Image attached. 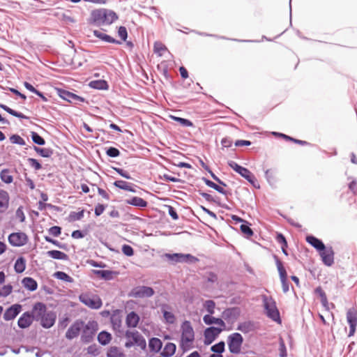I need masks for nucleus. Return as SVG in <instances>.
<instances>
[{"label": "nucleus", "instance_id": "nucleus-1", "mask_svg": "<svg viewBox=\"0 0 357 357\" xmlns=\"http://www.w3.org/2000/svg\"><path fill=\"white\" fill-rule=\"evenodd\" d=\"M180 347L183 351H189L193 348L195 341L194 329L189 321H184L181 326Z\"/></svg>", "mask_w": 357, "mask_h": 357}, {"label": "nucleus", "instance_id": "nucleus-2", "mask_svg": "<svg viewBox=\"0 0 357 357\" xmlns=\"http://www.w3.org/2000/svg\"><path fill=\"white\" fill-rule=\"evenodd\" d=\"M261 298L266 316L274 321L280 322V312L275 300L266 295H262Z\"/></svg>", "mask_w": 357, "mask_h": 357}, {"label": "nucleus", "instance_id": "nucleus-3", "mask_svg": "<svg viewBox=\"0 0 357 357\" xmlns=\"http://www.w3.org/2000/svg\"><path fill=\"white\" fill-rule=\"evenodd\" d=\"M127 341L125 343L126 348H130L136 345L142 349H145L146 342L144 337L137 331H127L125 333Z\"/></svg>", "mask_w": 357, "mask_h": 357}, {"label": "nucleus", "instance_id": "nucleus-4", "mask_svg": "<svg viewBox=\"0 0 357 357\" xmlns=\"http://www.w3.org/2000/svg\"><path fill=\"white\" fill-rule=\"evenodd\" d=\"M79 299L80 302L91 309L98 310L102 305L101 298L97 294L86 292L79 295Z\"/></svg>", "mask_w": 357, "mask_h": 357}, {"label": "nucleus", "instance_id": "nucleus-5", "mask_svg": "<svg viewBox=\"0 0 357 357\" xmlns=\"http://www.w3.org/2000/svg\"><path fill=\"white\" fill-rule=\"evenodd\" d=\"M93 15L96 21H99L103 24H111L118 19V16L115 12L107 9H101L94 11Z\"/></svg>", "mask_w": 357, "mask_h": 357}, {"label": "nucleus", "instance_id": "nucleus-6", "mask_svg": "<svg viewBox=\"0 0 357 357\" xmlns=\"http://www.w3.org/2000/svg\"><path fill=\"white\" fill-rule=\"evenodd\" d=\"M98 329V324L96 321H89L86 325L84 324L81 340L83 342L89 343L93 339L95 333Z\"/></svg>", "mask_w": 357, "mask_h": 357}, {"label": "nucleus", "instance_id": "nucleus-7", "mask_svg": "<svg viewBox=\"0 0 357 357\" xmlns=\"http://www.w3.org/2000/svg\"><path fill=\"white\" fill-rule=\"evenodd\" d=\"M243 339L238 333H234L228 337V347L229 351L232 354H238L241 351Z\"/></svg>", "mask_w": 357, "mask_h": 357}, {"label": "nucleus", "instance_id": "nucleus-8", "mask_svg": "<svg viewBox=\"0 0 357 357\" xmlns=\"http://www.w3.org/2000/svg\"><path fill=\"white\" fill-rule=\"evenodd\" d=\"M228 165L236 172L238 173L241 176L245 178L248 182H250L254 186H255V182L256 181L255 177L249 169L240 166L234 161H229L228 162Z\"/></svg>", "mask_w": 357, "mask_h": 357}, {"label": "nucleus", "instance_id": "nucleus-9", "mask_svg": "<svg viewBox=\"0 0 357 357\" xmlns=\"http://www.w3.org/2000/svg\"><path fill=\"white\" fill-rule=\"evenodd\" d=\"M165 257L174 263H195L199 260L190 254L183 253L165 254Z\"/></svg>", "mask_w": 357, "mask_h": 357}, {"label": "nucleus", "instance_id": "nucleus-10", "mask_svg": "<svg viewBox=\"0 0 357 357\" xmlns=\"http://www.w3.org/2000/svg\"><path fill=\"white\" fill-rule=\"evenodd\" d=\"M155 291L153 288L146 286H138L132 289L130 296L134 298H149L153 296Z\"/></svg>", "mask_w": 357, "mask_h": 357}, {"label": "nucleus", "instance_id": "nucleus-11", "mask_svg": "<svg viewBox=\"0 0 357 357\" xmlns=\"http://www.w3.org/2000/svg\"><path fill=\"white\" fill-rule=\"evenodd\" d=\"M28 241V236L24 232H15L8 236V242L15 247L24 245Z\"/></svg>", "mask_w": 357, "mask_h": 357}, {"label": "nucleus", "instance_id": "nucleus-12", "mask_svg": "<svg viewBox=\"0 0 357 357\" xmlns=\"http://www.w3.org/2000/svg\"><path fill=\"white\" fill-rule=\"evenodd\" d=\"M275 263L277 266L278 271L279 272L280 281L282 283V290L284 293H287L289 290V284L287 282V274L284 267L282 265L281 261L275 256Z\"/></svg>", "mask_w": 357, "mask_h": 357}, {"label": "nucleus", "instance_id": "nucleus-13", "mask_svg": "<svg viewBox=\"0 0 357 357\" xmlns=\"http://www.w3.org/2000/svg\"><path fill=\"white\" fill-rule=\"evenodd\" d=\"M347 321L349 325V336L354 335L357 326V312L355 309H349L347 312Z\"/></svg>", "mask_w": 357, "mask_h": 357}, {"label": "nucleus", "instance_id": "nucleus-14", "mask_svg": "<svg viewBox=\"0 0 357 357\" xmlns=\"http://www.w3.org/2000/svg\"><path fill=\"white\" fill-rule=\"evenodd\" d=\"M84 326V322L77 320L68 329L66 333V337L68 340H73L77 337Z\"/></svg>", "mask_w": 357, "mask_h": 357}, {"label": "nucleus", "instance_id": "nucleus-15", "mask_svg": "<svg viewBox=\"0 0 357 357\" xmlns=\"http://www.w3.org/2000/svg\"><path fill=\"white\" fill-rule=\"evenodd\" d=\"M323 263L328 266H331L334 263V252L332 247H325L324 250L319 252Z\"/></svg>", "mask_w": 357, "mask_h": 357}, {"label": "nucleus", "instance_id": "nucleus-16", "mask_svg": "<svg viewBox=\"0 0 357 357\" xmlns=\"http://www.w3.org/2000/svg\"><path fill=\"white\" fill-rule=\"evenodd\" d=\"M46 312V305L41 302H38L33 305L30 314L34 320L39 321Z\"/></svg>", "mask_w": 357, "mask_h": 357}, {"label": "nucleus", "instance_id": "nucleus-17", "mask_svg": "<svg viewBox=\"0 0 357 357\" xmlns=\"http://www.w3.org/2000/svg\"><path fill=\"white\" fill-rule=\"evenodd\" d=\"M225 329V328L220 327H209L204 331L205 343L211 344L219 334Z\"/></svg>", "mask_w": 357, "mask_h": 357}, {"label": "nucleus", "instance_id": "nucleus-18", "mask_svg": "<svg viewBox=\"0 0 357 357\" xmlns=\"http://www.w3.org/2000/svg\"><path fill=\"white\" fill-rule=\"evenodd\" d=\"M56 319V314L54 312L47 311L39 322L43 328H50L54 324Z\"/></svg>", "mask_w": 357, "mask_h": 357}, {"label": "nucleus", "instance_id": "nucleus-19", "mask_svg": "<svg viewBox=\"0 0 357 357\" xmlns=\"http://www.w3.org/2000/svg\"><path fill=\"white\" fill-rule=\"evenodd\" d=\"M161 312L163 315L165 323L173 324L176 321V317L172 312V307L167 304H162L160 306Z\"/></svg>", "mask_w": 357, "mask_h": 357}, {"label": "nucleus", "instance_id": "nucleus-20", "mask_svg": "<svg viewBox=\"0 0 357 357\" xmlns=\"http://www.w3.org/2000/svg\"><path fill=\"white\" fill-rule=\"evenodd\" d=\"M22 305L20 304H14L8 307L3 314V319L6 321L14 319L21 312Z\"/></svg>", "mask_w": 357, "mask_h": 357}, {"label": "nucleus", "instance_id": "nucleus-21", "mask_svg": "<svg viewBox=\"0 0 357 357\" xmlns=\"http://www.w3.org/2000/svg\"><path fill=\"white\" fill-rule=\"evenodd\" d=\"M59 95L61 98L67 100L69 102L76 103L77 102L84 101V99L83 98L66 90H59Z\"/></svg>", "mask_w": 357, "mask_h": 357}, {"label": "nucleus", "instance_id": "nucleus-22", "mask_svg": "<svg viewBox=\"0 0 357 357\" xmlns=\"http://www.w3.org/2000/svg\"><path fill=\"white\" fill-rule=\"evenodd\" d=\"M33 320V319L30 312H26L19 318L17 321L18 326L21 328H28L32 324Z\"/></svg>", "mask_w": 357, "mask_h": 357}, {"label": "nucleus", "instance_id": "nucleus-23", "mask_svg": "<svg viewBox=\"0 0 357 357\" xmlns=\"http://www.w3.org/2000/svg\"><path fill=\"white\" fill-rule=\"evenodd\" d=\"M9 195L3 190H0V213H4L8 208Z\"/></svg>", "mask_w": 357, "mask_h": 357}, {"label": "nucleus", "instance_id": "nucleus-24", "mask_svg": "<svg viewBox=\"0 0 357 357\" xmlns=\"http://www.w3.org/2000/svg\"><path fill=\"white\" fill-rule=\"evenodd\" d=\"M306 241L319 251V252L321 250H324L326 247L321 240L313 236H307L306 237Z\"/></svg>", "mask_w": 357, "mask_h": 357}, {"label": "nucleus", "instance_id": "nucleus-25", "mask_svg": "<svg viewBox=\"0 0 357 357\" xmlns=\"http://www.w3.org/2000/svg\"><path fill=\"white\" fill-rule=\"evenodd\" d=\"M204 322L207 325L216 324L220 327L225 328V324L222 319L212 317L211 314H206L203 317Z\"/></svg>", "mask_w": 357, "mask_h": 357}, {"label": "nucleus", "instance_id": "nucleus-26", "mask_svg": "<svg viewBox=\"0 0 357 357\" xmlns=\"http://www.w3.org/2000/svg\"><path fill=\"white\" fill-rule=\"evenodd\" d=\"M93 34L96 37H97L107 43H114V44H121V41L114 39V38L111 37L110 36H109L102 31L95 30L93 31Z\"/></svg>", "mask_w": 357, "mask_h": 357}, {"label": "nucleus", "instance_id": "nucleus-27", "mask_svg": "<svg viewBox=\"0 0 357 357\" xmlns=\"http://www.w3.org/2000/svg\"><path fill=\"white\" fill-rule=\"evenodd\" d=\"M176 349V347L174 343L167 342L160 354L162 357H171L175 354Z\"/></svg>", "mask_w": 357, "mask_h": 357}, {"label": "nucleus", "instance_id": "nucleus-28", "mask_svg": "<svg viewBox=\"0 0 357 357\" xmlns=\"http://www.w3.org/2000/svg\"><path fill=\"white\" fill-rule=\"evenodd\" d=\"M162 341L157 337H152L149 340V347L150 350L154 353H158L162 349Z\"/></svg>", "mask_w": 357, "mask_h": 357}, {"label": "nucleus", "instance_id": "nucleus-29", "mask_svg": "<svg viewBox=\"0 0 357 357\" xmlns=\"http://www.w3.org/2000/svg\"><path fill=\"white\" fill-rule=\"evenodd\" d=\"M139 316L134 312H130L126 317V324L128 327H136L139 323Z\"/></svg>", "mask_w": 357, "mask_h": 357}, {"label": "nucleus", "instance_id": "nucleus-30", "mask_svg": "<svg viewBox=\"0 0 357 357\" xmlns=\"http://www.w3.org/2000/svg\"><path fill=\"white\" fill-rule=\"evenodd\" d=\"M22 283L23 286L26 289L31 291L36 290V289L38 287V284H37L36 281L34 279H33L32 278H29V277L24 278L22 280Z\"/></svg>", "mask_w": 357, "mask_h": 357}, {"label": "nucleus", "instance_id": "nucleus-31", "mask_svg": "<svg viewBox=\"0 0 357 357\" xmlns=\"http://www.w3.org/2000/svg\"><path fill=\"white\" fill-rule=\"evenodd\" d=\"M47 255L55 259H61L64 261L68 259V256L66 253L59 250H50L47 252Z\"/></svg>", "mask_w": 357, "mask_h": 357}, {"label": "nucleus", "instance_id": "nucleus-32", "mask_svg": "<svg viewBox=\"0 0 357 357\" xmlns=\"http://www.w3.org/2000/svg\"><path fill=\"white\" fill-rule=\"evenodd\" d=\"M126 202L128 204L139 208H144L147 206V202L144 199L139 197H134L132 199L127 200Z\"/></svg>", "mask_w": 357, "mask_h": 357}, {"label": "nucleus", "instance_id": "nucleus-33", "mask_svg": "<svg viewBox=\"0 0 357 357\" xmlns=\"http://www.w3.org/2000/svg\"><path fill=\"white\" fill-rule=\"evenodd\" d=\"M1 180L7 184H10L13 181V176L10 174L8 169H3L0 172Z\"/></svg>", "mask_w": 357, "mask_h": 357}, {"label": "nucleus", "instance_id": "nucleus-34", "mask_svg": "<svg viewBox=\"0 0 357 357\" xmlns=\"http://www.w3.org/2000/svg\"><path fill=\"white\" fill-rule=\"evenodd\" d=\"M14 268L16 273H21L26 268V260L24 257H19L15 263Z\"/></svg>", "mask_w": 357, "mask_h": 357}, {"label": "nucleus", "instance_id": "nucleus-35", "mask_svg": "<svg viewBox=\"0 0 357 357\" xmlns=\"http://www.w3.org/2000/svg\"><path fill=\"white\" fill-rule=\"evenodd\" d=\"M111 340V334L106 331H102L98 335V340L102 345H106L109 344Z\"/></svg>", "mask_w": 357, "mask_h": 357}, {"label": "nucleus", "instance_id": "nucleus-36", "mask_svg": "<svg viewBox=\"0 0 357 357\" xmlns=\"http://www.w3.org/2000/svg\"><path fill=\"white\" fill-rule=\"evenodd\" d=\"M107 357H125L122 350L116 347H112L107 351Z\"/></svg>", "mask_w": 357, "mask_h": 357}, {"label": "nucleus", "instance_id": "nucleus-37", "mask_svg": "<svg viewBox=\"0 0 357 357\" xmlns=\"http://www.w3.org/2000/svg\"><path fill=\"white\" fill-rule=\"evenodd\" d=\"M204 181L207 186L213 188L214 190H217L218 192H220L222 195H227V192L223 188L217 185L214 182H213L208 179H206V178H204Z\"/></svg>", "mask_w": 357, "mask_h": 357}, {"label": "nucleus", "instance_id": "nucleus-38", "mask_svg": "<svg viewBox=\"0 0 357 357\" xmlns=\"http://www.w3.org/2000/svg\"><path fill=\"white\" fill-rule=\"evenodd\" d=\"M0 107L13 116L24 119H28V117L22 113L17 112L3 104H0Z\"/></svg>", "mask_w": 357, "mask_h": 357}, {"label": "nucleus", "instance_id": "nucleus-39", "mask_svg": "<svg viewBox=\"0 0 357 357\" xmlns=\"http://www.w3.org/2000/svg\"><path fill=\"white\" fill-rule=\"evenodd\" d=\"M114 185L120 189L130 191V192H135V190L132 189L130 184H129L126 181H121V180L116 181L114 183Z\"/></svg>", "mask_w": 357, "mask_h": 357}, {"label": "nucleus", "instance_id": "nucleus-40", "mask_svg": "<svg viewBox=\"0 0 357 357\" xmlns=\"http://www.w3.org/2000/svg\"><path fill=\"white\" fill-rule=\"evenodd\" d=\"M54 277L58 280H61L67 282H73V279L70 275L63 271H57L54 273Z\"/></svg>", "mask_w": 357, "mask_h": 357}, {"label": "nucleus", "instance_id": "nucleus-41", "mask_svg": "<svg viewBox=\"0 0 357 357\" xmlns=\"http://www.w3.org/2000/svg\"><path fill=\"white\" fill-rule=\"evenodd\" d=\"M237 329L244 333H247L253 329V324L250 321L243 322L238 325Z\"/></svg>", "mask_w": 357, "mask_h": 357}, {"label": "nucleus", "instance_id": "nucleus-42", "mask_svg": "<svg viewBox=\"0 0 357 357\" xmlns=\"http://www.w3.org/2000/svg\"><path fill=\"white\" fill-rule=\"evenodd\" d=\"M35 151L44 158H49L52 154V151L50 149H42L38 146H34Z\"/></svg>", "mask_w": 357, "mask_h": 357}, {"label": "nucleus", "instance_id": "nucleus-43", "mask_svg": "<svg viewBox=\"0 0 357 357\" xmlns=\"http://www.w3.org/2000/svg\"><path fill=\"white\" fill-rule=\"evenodd\" d=\"M96 273L100 276V278L105 279V280H111L112 279V275L114 273L112 271L108 270H100V271H96Z\"/></svg>", "mask_w": 357, "mask_h": 357}, {"label": "nucleus", "instance_id": "nucleus-44", "mask_svg": "<svg viewBox=\"0 0 357 357\" xmlns=\"http://www.w3.org/2000/svg\"><path fill=\"white\" fill-rule=\"evenodd\" d=\"M204 307L206 310L209 314H213L215 312V303L212 300H207L204 303Z\"/></svg>", "mask_w": 357, "mask_h": 357}, {"label": "nucleus", "instance_id": "nucleus-45", "mask_svg": "<svg viewBox=\"0 0 357 357\" xmlns=\"http://www.w3.org/2000/svg\"><path fill=\"white\" fill-rule=\"evenodd\" d=\"M211 350L217 354H221L225 351V342H220L218 344L213 345Z\"/></svg>", "mask_w": 357, "mask_h": 357}, {"label": "nucleus", "instance_id": "nucleus-46", "mask_svg": "<svg viewBox=\"0 0 357 357\" xmlns=\"http://www.w3.org/2000/svg\"><path fill=\"white\" fill-rule=\"evenodd\" d=\"M31 139L36 144L44 145L45 144V139L36 132H31Z\"/></svg>", "mask_w": 357, "mask_h": 357}, {"label": "nucleus", "instance_id": "nucleus-47", "mask_svg": "<svg viewBox=\"0 0 357 357\" xmlns=\"http://www.w3.org/2000/svg\"><path fill=\"white\" fill-rule=\"evenodd\" d=\"M10 141L13 144L24 146L25 145L24 139L18 135H13L10 137Z\"/></svg>", "mask_w": 357, "mask_h": 357}, {"label": "nucleus", "instance_id": "nucleus-48", "mask_svg": "<svg viewBox=\"0 0 357 357\" xmlns=\"http://www.w3.org/2000/svg\"><path fill=\"white\" fill-rule=\"evenodd\" d=\"M171 118L173 119L174 121L178 122L181 126H185V127H190V126H192V125H193L190 121H189L188 119H183L181 117L173 116H172Z\"/></svg>", "mask_w": 357, "mask_h": 357}, {"label": "nucleus", "instance_id": "nucleus-49", "mask_svg": "<svg viewBox=\"0 0 357 357\" xmlns=\"http://www.w3.org/2000/svg\"><path fill=\"white\" fill-rule=\"evenodd\" d=\"M13 291V287L10 284L4 285L0 289V296L6 297L11 294Z\"/></svg>", "mask_w": 357, "mask_h": 357}, {"label": "nucleus", "instance_id": "nucleus-50", "mask_svg": "<svg viewBox=\"0 0 357 357\" xmlns=\"http://www.w3.org/2000/svg\"><path fill=\"white\" fill-rule=\"evenodd\" d=\"M90 86L94 89H106L107 82L105 81H102V80L93 81V82H91Z\"/></svg>", "mask_w": 357, "mask_h": 357}, {"label": "nucleus", "instance_id": "nucleus-51", "mask_svg": "<svg viewBox=\"0 0 357 357\" xmlns=\"http://www.w3.org/2000/svg\"><path fill=\"white\" fill-rule=\"evenodd\" d=\"M166 50V47L160 42H155L154 43V52L160 56H161L162 54V52Z\"/></svg>", "mask_w": 357, "mask_h": 357}, {"label": "nucleus", "instance_id": "nucleus-52", "mask_svg": "<svg viewBox=\"0 0 357 357\" xmlns=\"http://www.w3.org/2000/svg\"><path fill=\"white\" fill-rule=\"evenodd\" d=\"M106 153L109 157L115 158L119 155L120 151L114 147H109L107 149Z\"/></svg>", "mask_w": 357, "mask_h": 357}, {"label": "nucleus", "instance_id": "nucleus-53", "mask_svg": "<svg viewBox=\"0 0 357 357\" xmlns=\"http://www.w3.org/2000/svg\"><path fill=\"white\" fill-rule=\"evenodd\" d=\"M265 176L269 183L275 182V173L271 169H267L265 172Z\"/></svg>", "mask_w": 357, "mask_h": 357}, {"label": "nucleus", "instance_id": "nucleus-54", "mask_svg": "<svg viewBox=\"0 0 357 357\" xmlns=\"http://www.w3.org/2000/svg\"><path fill=\"white\" fill-rule=\"evenodd\" d=\"M123 253L128 257L132 256L134 254V250L132 248L128 245H123L122 247Z\"/></svg>", "mask_w": 357, "mask_h": 357}, {"label": "nucleus", "instance_id": "nucleus-55", "mask_svg": "<svg viewBox=\"0 0 357 357\" xmlns=\"http://www.w3.org/2000/svg\"><path fill=\"white\" fill-rule=\"evenodd\" d=\"M118 35L123 41H125L128 37L126 28L125 26H120L118 31Z\"/></svg>", "mask_w": 357, "mask_h": 357}, {"label": "nucleus", "instance_id": "nucleus-56", "mask_svg": "<svg viewBox=\"0 0 357 357\" xmlns=\"http://www.w3.org/2000/svg\"><path fill=\"white\" fill-rule=\"evenodd\" d=\"M28 162H29V164L33 168H34V169H36V170H39V169H40L42 168L41 165L40 164V162L36 159L29 158L28 159Z\"/></svg>", "mask_w": 357, "mask_h": 357}, {"label": "nucleus", "instance_id": "nucleus-57", "mask_svg": "<svg viewBox=\"0 0 357 357\" xmlns=\"http://www.w3.org/2000/svg\"><path fill=\"white\" fill-rule=\"evenodd\" d=\"M241 231L247 235L248 236H251L253 234L252 230L250 229V227L245 224H243L241 225Z\"/></svg>", "mask_w": 357, "mask_h": 357}, {"label": "nucleus", "instance_id": "nucleus-58", "mask_svg": "<svg viewBox=\"0 0 357 357\" xmlns=\"http://www.w3.org/2000/svg\"><path fill=\"white\" fill-rule=\"evenodd\" d=\"M61 229L60 227L54 226L50 228L49 233L53 236L57 237L61 234Z\"/></svg>", "mask_w": 357, "mask_h": 357}, {"label": "nucleus", "instance_id": "nucleus-59", "mask_svg": "<svg viewBox=\"0 0 357 357\" xmlns=\"http://www.w3.org/2000/svg\"><path fill=\"white\" fill-rule=\"evenodd\" d=\"M70 217L73 220H79L84 217V211L79 212H72L70 215Z\"/></svg>", "mask_w": 357, "mask_h": 357}, {"label": "nucleus", "instance_id": "nucleus-60", "mask_svg": "<svg viewBox=\"0 0 357 357\" xmlns=\"http://www.w3.org/2000/svg\"><path fill=\"white\" fill-rule=\"evenodd\" d=\"M279 350H280V357H286L287 356L286 347H285L284 341L282 339H280V341Z\"/></svg>", "mask_w": 357, "mask_h": 357}, {"label": "nucleus", "instance_id": "nucleus-61", "mask_svg": "<svg viewBox=\"0 0 357 357\" xmlns=\"http://www.w3.org/2000/svg\"><path fill=\"white\" fill-rule=\"evenodd\" d=\"M114 169L119 174L121 175V176H123V178H127V179H130L131 178V176H130V174H128V172L121 169V168H117V167H114Z\"/></svg>", "mask_w": 357, "mask_h": 357}, {"label": "nucleus", "instance_id": "nucleus-62", "mask_svg": "<svg viewBox=\"0 0 357 357\" xmlns=\"http://www.w3.org/2000/svg\"><path fill=\"white\" fill-rule=\"evenodd\" d=\"M276 240L278 243L281 244V246L284 245V247H287V242L286 238L282 234H277Z\"/></svg>", "mask_w": 357, "mask_h": 357}, {"label": "nucleus", "instance_id": "nucleus-63", "mask_svg": "<svg viewBox=\"0 0 357 357\" xmlns=\"http://www.w3.org/2000/svg\"><path fill=\"white\" fill-rule=\"evenodd\" d=\"M168 213L173 220H176L178 219V215L176 210L171 206H168Z\"/></svg>", "mask_w": 357, "mask_h": 357}, {"label": "nucleus", "instance_id": "nucleus-64", "mask_svg": "<svg viewBox=\"0 0 357 357\" xmlns=\"http://www.w3.org/2000/svg\"><path fill=\"white\" fill-rule=\"evenodd\" d=\"M105 206L102 204H98L95 207V214L96 216L100 215L105 211Z\"/></svg>", "mask_w": 357, "mask_h": 357}]
</instances>
